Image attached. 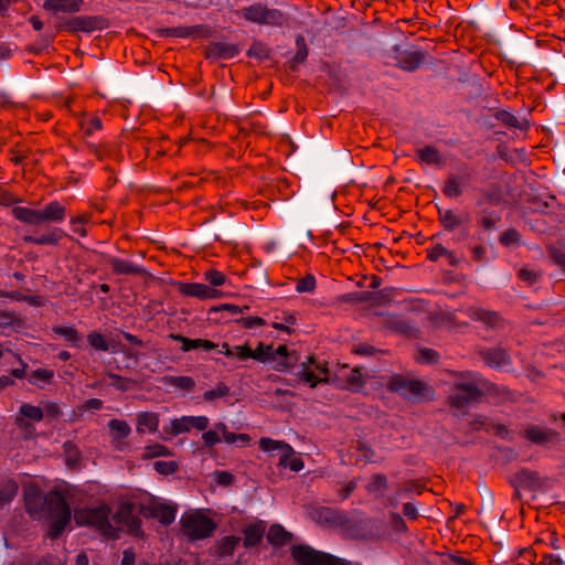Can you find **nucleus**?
<instances>
[{
    "mask_svg": "<svg viewBox=\"0 0 565 565\" xmlns=\"http://www.w3.org/2000/svg\"><path fill=\"white\" fill-rule=\"evenodd\" d=\"M534 46H532V111L544 110L545 94L552 92L557 79L548 66L558 57V38L552 33L541 34L537 32L534 36Z\"/></svg>",
    "mask_w": 565,
    "mask_h": 565,
    "instance_id": "1",
    "label": "nucleus"
},
{
    "mask_svg": "<svg viewBox=\"0 0 565 565\" xmlns=\"http://www.w3.org/2000/svg\"><path fill=\"white\" fill-rule=\"evenodd\" d=\"M74 520L78 525H90L108 537H117L119 531L137 535L140 532V522L132 514L130 505L124 504L109 519V509L106 505L98 508L78 509L74 512Z\"/></svg>",
    "mask_w": 565,
    "mask_h": 565,
    "instance_id": "2",
    "label": "nucleus"
},
{
    "mask_svg": "<svg viewBox=\"0 0 565 565\" xmlns=\"http://www.w3.org/2000/svg\"><path fill=\"white\" fill-rule=\"evenodd\" d=\"M547 183L551 181H543L544 191L539 192V189L535 188L536 180L532 179V231L554 236L561 230L565 211L557 203ZM537 185L541 186V183Z\"/></svg>",
    "mask_w": 565,
    "mask_h": 565,
    "instance_id": "3",
    "label": "nucleus"
},
{
    "mask_svg": "<svg viewBox=\"0 0 565 565\" xmlns=\"http://www.w3.org/2000/svg\"><path fill=\"white\" fill-rule=\"evenodd\" d=\"M29 514L38 521L49 523V536L58 537L71 521V508L64 497H24Z\"/></svg>",
    "mask_w": 565,
    "mask_h": 565,
    "instance_id": "4",
    "label": "nucleus"
},
{
    "mask_svg": "<svg viewBox=\"0 0 565 565\" xmlns=\"http://www.w3.org/2000/svg\"><path fill=\"white\" fill-rule=\"evenodd\" d=\"M1 482L3 489L0 490V494H17L19 487L22 488V494H68V489L65 483L54 489L44 490L45 480L40 477L21 476L18 480L4 477Z\"/></svg>",
    "mask_w": 565,
    "mask_h": 565,
    "instance_id": "5",
    "label": "nucleus"
},
{
    "mask_svg": "<svg viewBox=\"0 0 565 565\" xmlns=\"http://www.w3.org/2000/svg\"><path fill=\"white\" fill-rule=\"evenodd\" d=\"M180 524L183 535L189 541L210 537L216 529L215 521L200 510L184 513Z\"/></svg>",
    "mask_w": 565,
    "mask_h": 565,
    "instance_id": "6",
    "label": "nucleus"
},
{
    "mask_svg": "<svg viewBox=\"0 0 565 565\" xmlns=\"http://www.w3.org/2000/svg\"><path fill=\"white\" fill-rule=\"evenodd\" d=\"M481 391L477 379L472 374H466L455 382L454 388L448 396L449 405L458 411L479 401Z\"/></svg>",
    "mask_w": 565,
    "mask_h": 565,
    "instance_id": "7",
    "label": "nucleus"
},
{
    "mask_svg": "<svg viewBox=\"0 0 565 565\" xmlns=\"http://www.w3.org/2000/svg\"><path fill=\"white\" fill-rule=\"evenodd\" d=\"M203 445L207 449H213L217 444L224 441L226 445H235L237 447H247L252 438L248 434H236L228 430L225 423L218 422L214 424V428L203 430L202 434Z\"/></svg>",
    "mask_w": 565,
    "mask_h": 565,
    "instance_id": "8",
    "label": "nucleus"
},
{
    "mask_svg": "<svg viewBox=\"0 0 565 565\" xmlns=\"http://www.w3.org/2000/svg\"><path fill=\"white\" fill-rule=\"evenodd\" d=\"M246 21L259 25L281 26L285 22V14L278 9L268 8L262 2H255L244 7L236 12Z\"/></svg>",
    "mask_w": 565,
    "mask_h": 565,
    "instance_id": "9",
    "label": "nucleus"
},
{
    "mask_svg": "<svg viewBox=\"0 0 565 565\" xmlns=\"http://www.w3.org/2000/svg\"><path fill=\"white\" fill-rule=\"evenodd\" d=\"M387 388L409 401H420L431 395L430 388L425 383L402 375L392 376L387 383Z\"/></svg>",
    "mask_w": 565,
    "mask_h": 565,
    "instance_id": "10",
    "label": "nucleus"
},
{
    "mask_svg": "<svg viewBox=\"0 0 565 565\" xmlns=\"http://www.w3.org/2000/svg\"><path fill=\"white\" fill-rule=\"evenodd\" d=\"M561 13L562 9L555 0H532V28H554L559 22Z\"/></svg>",
    "mask_w": 565,
    "mask_h": 565,
    "instance_id": "11",
    "label": "nucleus"
},
{
    "mask_svg": "<svg viewBox=\"0 0 565 565\" xmlns=\"http://www.w3.org/2000/svg\"><path fill=\"white\" fill-rule=\"evenodd\" d=\"M291 554L299 565H352L343 558L316 551L308 545L292 546Z\"/></svg>",
    "mask_w": 565,
    "mask_h": 565,
    "instance_id": "12",
    "label": "nucleus"
},
{
    "mask_svg": "<svg viewBox=\"0 0 565 565\" xmlns=\"http://www.w3.org/2000/svg\"><path fill=\"white\" fill-rule=\"evenodd\" d=\"M297 379L313 388L322 383L329 382V369L326 361H317L313 356H309L307 361L299 365Z\"/></svg>",
    "mask_w": 565,
    "mask_h": 565,
    "instance_id": "13",
    "label": "nucleus"
},
{
    "mask_svg": "<svg viewBox=\"0 0 565 565\" xmlns=\"http://www.w3.org/2000/svg\"><path fill=\"white\" fill-rule=\"evenodd\" d=\"M210 425L209 417L201 416H181L174 418L169 425L163 427V433L168 436L166 439L178 436L180 434L189 433L191 429L199 431L205 430Z\"/></svg>",
    "mask_w": 565,
    "mask_h": 565,
    "instance_id": "14",
    "label": "nucleus"
},
{
    "mask_svg": "<svg viewBox=\"0 0 565 565\" xmlns=\"http://www.w3.org/2000/svg\"><path fill=\"white\" fill-rule=\"evenodd\" d=\"M141 513L145 518L154 519L163 525H169L175 520L177 505L153 500L149 504L142 505Z\"/></svg>",
    "mask_w": 565,
    "mask_h": 565,
    "instance_id": "15",
    "label": "nucleus"
},
{
    "mask_svg": "<svg viewBox=\"0 0 565 565\" xmlns=\"http://www.w3.org/2000/svg\"><path fill=\"white\" fill-rule=\"evenodd\" d=\"M107 26L105 18L99 15L74 17L66 22V29L71 32L90 33L96 30H103Z\"/></svg>",
    "mask_w": 565,
    "mask_h": 565,
    "instance_id": "16",
    "label": "nucleus"
},
{
    "mask_svg": "<svg viewBox=\"0 0 565 565\" xmlns=\"http://www.w3.org/2000/svg\"><path fill=\"white\" fill-rule=\"evenodd\" d=\"M308 515L311 520L321 525L338 526L343 525L347 521L344 514L327 507H312L308 510Z\"/></svg>",
    "mask_w": 565,
    "mask_h": 565,
    "instance_id": "17",
    "label": "nucleus"
},
{
    "mask_svg": "<svg viewBox=\"0 0 565 565\" xmlns=\"http://www.w3.org/2000/svg\"><path fill=\"white\" fill-rule=\"evenodd\" d=\"M26 419L38 423L41 422L43 419V409L39 406L26 403L22 404L19 409V416L15 419V425L25 434L31 435L34 431V427L28 423Z\"/></svg>",
    "mask_w": 565,
    "mask_h": 565,
    "instance_id": "18",
    "label": "nucleus"
},
{
    "mask_svg": "<svg viewBox=\"0 0 565 565\" xmlns=\"http://www.w3.org/2000/svg\"><path fill=\"white\" fill-rule=\"evenodd\" d=\"M385 534L384 524L381 520L363 518L358 521L355 535L364 540H373Z\"/></svg>",
    "mask_w": 565,
    "mask_h": 565,
    "instance_id": "19",
    "label": "nucleus"
},
{
    "mask_svg": "<svg viewBox=\"0 0 565 565\" xmlns=\"http://www.w3.org/2000/svg\"><path fill=\"white\" fill-rule=\"evenodd\" d=\"M180 292L186 297L198 298L200 300L216 299L221 292L215 288L200 282H185L180 286Z\"/></svg>",
    "mask_w": 565,
    "mask_h": 565,
    "instance_id": "20",
    "label": "nucleus"
},
{
    "mask_svg": "<svg viewBox=\"0 0 565 565\" xmlns=\"http://www.w3.org/2000/svg\"><path fill=\"white\" fill-rule=\"evenodd\" d=\"M83 0H44L42 8L51 13H76L81 11Z\"/></svg>",
    "mask_w": 565,
    "mask_h": 565,
    "instance_id": "21",
    "label": "nucleus"
},
{
    "mask_svg": "<svg viewBox=\"0 0 565 565\" xmlns=\"http://www.w3.org/2000/svg\"><path fill=\"white\" fill-rule=\"evenodd\" d=\"M173 341L180 342L181 350L183 352H189L191 350L202 349L204 351H211L217 348V344L205 339H189L181 334H170L169 335Z\"/></svg>",
    "mask_w": 565,
    "mask_h": 565,
    "instance_id": "22",
    "label": "nucleus"
},
{
    "mask_svg": "<svg viewBox=\"0 0 565 565\" xmlns=\"http://www.w3.org/2000/svg\"><path fill=\"white\" fill-rule=\"evenodd\" d=\"M159 415L153 412H140L137 414L136 429L139 434H154L159 428Z\"/></svg>",
    "mask_w": 565,
    "mask_h": 565,
    "instance_id": "23",
    "label": "nucleus"
},
{
    "mask_svg": "<svg viewBox=\"0 0 565 565\" xmlns=\"http://www.w3.org/2000/svg\"><path fill=\"white\" fill-rule=\"evenodd\" d=\"M553 132L548 127L535 126L532 130V148L550 149L553 145Z\"/></svg>",
    "mask_w": 565,
    "mask_h": 565,
    "instance_id": "24",
    "label": "nucleus"
},
{
    "mask_svg": "<svg viewBox=\"0 0 565 565\" xmlns=\"http://www.w3.org/2000/svg\"><path fill=\"white\" fill-rule=\"evenodd\" d=\"M416 160L424 164H443V156L440 151L434 146H425L423 148H418L415 151Z\"/></svg>",
    "mask_w": 565,
    "mask_h": 565,
    "instance_id": "25",
    "label": "nucleus"
},
{
    "mask_svg": "<svg viewBox=\"0 0 565 565\" xmlns=\"http://www.w3.org/2000/svg\"><path fill=\"white\" fill-rule=\"evenodd\" d=\"M482 358L484 363L493 369H502L510 364V358L502 349L484 351Z\"/></svg>",
    "mask_w": 565,
    "mask_h": 565,
    "instance_id": "26",
    "label": "nucleus"
},
{
    "mask_svg": "<svg viewBox=\"0 0 565 565\" xmlns=\"http://www.w3.org/2000/svg\"><path fill=\"white\" fill-rule=\"evenodd\" d=\"M42 222H62L66 216L65 207L58 201H51L41 210Z\"/></svg>",
    "mask_w": 565,
    "mask_h": 565,
    "instance_id": "27",
    "label": "nucleus"
},
{
    "mask_svg": "<svg viewBox=\"0 0 565 565\" xmlns=\"http://www.w3.org/2000/svg\"><path fill=\"white\" fill-rule=\"evenodd\" d=\"M467 316L476 321H481L489 327H497L500 323V317L494 311H487L481 308L472 307L467 309Z\"/></svg>",
    "mask_w": 565,
    "mask_h": 565,
    "instance_id": "28",
    "label": "nucleus"
},
{
    "mask_svg": "<svg viewBox=\"0 0 565 565\" xmlns=\"http://www.w3.org/2000/svg\"><path fill=\"white\" fill-rule=\"evenodd\" d=\"M425 54L420 51L405 52L398 57V66L402 70L413 72L424 62Z\"/></svg>",
    "mask_w": 565,
    "mask_h": 565,
    "instance_id": "29",
    "label": "nucleus"
},
{
    "mask_svg": "<svg viewBox=\"0 0 565 565\" xmlns=\"http://www.w3.org/2000/svg\"><path fill=\"white\" fill-rule=\"evenodd\" d=\"M278 467L282 469H289L294 472H299L303 469L305 463L300 456L296 454L294 448L291 447L290 454L288 451L279 455Z\"/></svg>",
    "mask_w": 565,
    "mask_h": 565,
    "instance_id": "30",
    "label": "nucleus"
},
{
    "mask_svg": "<svg viewBox=\"0 0 565 565\" xmlns=\"http://www.w3.org/2000/svg\"><path fill=\"white\" fill-rule=\"evenodd\" d=\"M64 233L60 228H53L40 236H24V242L34 245H56L63 238Z\"/></svg>",
    "mask_w": 565,
    "mask_h": 565,
    "instance_id": "31",
    "label": "nucleus"
},
{
    "mask_svg": "<svg viewBox=\"0 0 565 565\" xmlns=\"http://www.w3.org/2000/svg\"><path fill=\"white\" fill-rule=\"evenodd\" d=\"M13 215L17 220L20 222L36 225L41 224L42 222V214L41 210L24 207V206H15L13 209Z\"/></svg>",
    "mask_w": 565,
    "mask_h": 565,
    "instance_id": "32",
    "label": "nucleus"
},
{
    "mask_svg": "<svg viewBox=\"0 0 565 565\" xmlns=\"http://www.w3.org/2000/svg\"><path fill=\"white\" fill-rule=\"evenodd\" d=\"M260 450L267 454L278 451L280 455L288 451L290 454L291 446L282 440H276L269 437H262L258 441Z\"/></svg>",
    "mask_w": 565,
    "mask_h": 565,
    "instance_id": "33",
    "label": "nucleus"
},
{
    "mask_svg": "<svg viewBox=\"0 0 565 565\" xmlns=\"http://www.w3.org/2000/svg\"><path fill=\"white\" fill-rule=\"evenodd\" d=\"M21 326V319L14 311L0 310V333L7 334Z\"/></svg>",
    "mask_w": 565,
    "mask_h": 565,
    "instance_id": "34",
    "label": "nucleus"
},
{
    "mask_svg": "<svg viewBox=\"0 0 565 565\" xmlns=\"http://www.w3.org/2000/svg\"><path fill=\"white\" fill-rule=\"evenodd\" d=\"M267 540L274 545H282L291 541V534L281 525H271L267 532Z\"/></svg>",
    "mask_w": 565,
    "mask_h": 565,
    "instance_id": "35",
    "label": "nucleus"
},
{
    "mask_svg": "<svg viewBox=\"0 0 565 565\" xmlns=\"http://www.w3.org/2000/svg\"><path fill=\"white\" fill-rule=\"evenodd\" d=\"M172 455H173V451L169 447L156 443V444L147 445L143 448V451L141 454V459L148 460V459L158 458V457H170Z\"/></svg>",
    "mask_w": 565,
    "mask_h": 565,
    "instance_id": "36",
    "label": "nucleus"
},
{
    "mask_svg": "<svg viewBox=\"0 0 565 565\" xmlns=\"http://www.w3.org/2000/svg\"><path fill=\"white\" fill-rule=\"evenodd\" d=\"M81 130L85 138L92 137L96 131L102 130L103 124L99 117L93 116L89 118H82L79 121Z\"/></svg>",
    "mask_w": 565,
    "mask_h": 565,
    "instance_id": "37",
    "label": "nucleus"
},
{
    "mask_svg": "<svg viewBox=\"0 0 565 565\" xmlns=\"http://www.w3.org/2000/svg\"><path fill=\"white\" fill-rule=\"evenodd\" d=\"M387 479L385 475H373L366 482L364 481L363 488L369 493L382 492L386 490Z\"/></svg>",
    "mask_w": 565,
    "mask_h": 565,
    "instance_id": "38",
    "label": "nucleus"
},
{
    "mask_svg": "<svg viewBox=\"0 0 565 565\" xmlns=\"http://www.w3.org/2000/svg\"><path fill=\"white\" fill-rule=\"evenodd\" d=\"M264 532H265V525L262 523L255 524V525H249L245 530L244 544L246 546L256 545L262 540Z\"/></svg>",
    "mask_w": 565,
    "mask_h": 565,
    "instance_id": "39",
    "label": "nucleus"
},
{
    "mask_svg": "<svg viewBox=\"0 0 565 565\" xmlns=\"http://www.w3.org/2000/svg\"><path fill=\"white\" fill-rule=\"evenodd\" d=\"M198 31L199 26H174L161 30L160 34L170 38L185 39L194 35Z\"/></svg>",
    "mask_w": 565,
    "mask_h": 565,
    "instance_id": "40",
    "label": "nucleus"
},
{
    "mask_svg": "<svg viewBox=\"0 0 565 565\" xmlns=\"http://www.w3.org/2000/svg\"><path fill=\"white\" fill-rule=\"evenodd\" d=\"M439 221L448 231L455 230L463 222L462 218L451 210L439 211Z\"/></svg>",
    "mask_w": 565,
    "mask_h": 565,
    "instance_id": "41",
    "label": "nucleus"
},
{
    "mask_svg": "<svg viewBox=\"0 0 565 565\" xmlns=\"http://www.w3.org/2000/svg\"><path fill=\"white\" fill-rule=\"evenodd\" d=\"M546 250L552 264L561 268L562 273L565 275V252L554 244H547Z\"/></svg>",
    "mask_w": 565,
    "mask_h": 565,
    "instance_id": "42",
    "label": "nucleus"
},
{
    "mask_svg": "<svg viewBox=\"0 0 565 565\" xmlns=\"http://www.w3.org/2000/svg\"><path fill=\"white\" fill-rule=\"evenodd\" d=\"M166 383L170 386L184 391L190 392L194 388L195 382L192 377L181 375V376H170L166 380Z\"/></svg>",
    "mask_w": 565,
    "mask_h": 565,
    "instance_id": "43",
    "label": "nucleus"
},
{
    "mask_svg": "<svg viewBox=\"0 0 565 565\" xmlns=\"http://www.w3.org/2000/svg\"><path fill=\"white\" fill-rule=\"evenodd\" d=\"M250 359L256 360L262 363L274 360L273 345L264 344V343L259 342L255 350L252 349Z\"/></svg>",
    "mask_w": 565,
    "mask_h": 565,
    "instance_id": "44",
    "label": "nucleus"
},
{
    "mask_svg": "<svg viewBox=\"0 0 565 565\" xmlns=\"http://www.w3.org/2000/svg\"><path fill=\"white\" fill-rule=\"evenodd\" d=\"M462 193V182L461 180L456 177L451 175L449 177L444 186V194L448 198H458Z\"/></svg>",
    "mask_w": 565,
    "mask_h": 565,
    "instance_id": "45",
    "label": "nucleus"
},
{
    "mask_svg": "<svg viewBox=\"0 0 565 565\" xmlns=\"http://www.w3.org/2000/svg\"><path fill=\"white\" fill-rule=\"evenodd\" d=\"M52 331L56 335L62 337L66 342L72 344L76 343L79 340L78 331L73 327L54 326L52 328Z\"/></svg>",
    "mask_w": 565,
    "mask_h": 565,
    "instance_id": "46",
    "label": "nucleus"
},
{
    "mask_svg": "<svg viewBox=\"0 0 565 565\" xmlns=\"http://www.w3.org/2000/svg\"><path fill=\"white\" fill-rule=\"evenodd\" d=\"M475 425L477 429L483 428L488 433H493L500 437H505L508 435V430L503 425L490 423L486 418L477 419Z\"/></svg>",
    "mask_w": 565,
    "mask_h": 565,
    "instance_id": "47",
    "label": "nucleus"
},
{
    "mask_svg": "<svg viewBox=\"0 0 565 565\" xmlns=\"http://www.w3.org/2000/svg\"><path fill=\"white\" fill-rule=\"evenodd\" d=\"M108 427L120 439L127 438L131 433L130 426L122 419H110L108 422Z\"/></svg>",
    "mask_w": 565,
    "mask_h": 565,
    "instance_id": "48",
    "label": "nucleus"
},
{
    "mask_svg": "<svg viewBox=\"0 0 565 565\" xmlns=\"http://www.w3.org/2000/svg\"><path fill=\"white\" fill-rule=\"evenodd\" d=\"M111 268L116 274H136L138 273V268L130 262L120 259V258H114L110 262Z\"/></svg>",
    "mask_w": 565,
    "mask_h": 565,
    "instance_id": "49",
    "label": "nucleus"
},
{
    "mask_svg": "<svg viewBox=\"0 0 565 565\" xmlns=\"http://www.w3.org/2000/svg\"><path fill=\"white\" fill-rule=\"evenodd\" d=\"M230 387L225 383L220 382L214 388L207 390L203 393V399L205 402H212L214 399L227 396Z\"/></svg>",
    "mask_w": 565,
    "mask_h": 565,
    "instance_id": "50",
    "label": "nucleus"
},
{
    "mask_svg": "<svg viewBox=\"0 0 565 565\" xmlns=\"http://www.w3.org/2000/svg\"><path fill=\"white\" fill-rule=\"evenodd\" d=\"M63 449L66 465L70 467H75L81 459V454L77 447L73 443L66 441L63 446Z\"/></svg>",
    "mask_w": 565,
    "mask_h": 565,
    "instance_id": "51",
    "label": "nucleus"
},
{
    "mask_svg": "<svg viewBox=\"0 0 565 565\" xmlns=\"http://www.w3.org/2000/svg\"><path fill=\"white\" fill-rule=\"evenodd\" d=\"M87 341L90 347H93L94 349H96L98 351L106 352L109 350V344H108L107 340L98 331H92L90 333H88Z\"/></svg>",
    "mask_w": 565,
    "mask_h": 565,
    "instance_id": "52",
    "label": "nucleus"
},
{
    "mask_svg": "<svg viewBox=\"0 0 565 565\" xmlns=\"http://www.w3.org/2000/svg\"><path fill=\"white\" fill-rule=\"evenodd\" d=\"M153 469L162 476H170L178 471L179 463L174 460L163 461L158 460L153 463Z\"/></svg>",
    "mask_w": 565,
    "mask_h": 565,
    "instance_id": "53",
    "label": "nucleus"
},
{
    "mask_svg": "<svg viewBox=\"0 0 565 565\" xmlns=\"http://www.w3.org/2000/svg\"><path fill=\"white\" fill-rule=\"evenodd\" d=\"M520 239L521 236L519 232L513 228L504 231L499 237V242L505 247L518 246L520 244Z\"/></svg>",
    "mask_w": 565,
    "mask_h": 565,
    "instance_id": "54",
    "label": "nucleus"
},
{
    "mask_svg": "<svg viewBox=\"0 0 565 565\" xmlns=\"http://www.w3.org/2000/svg\"><path fill=\"white\" fill-rule=\"evenodd\" d=\"M514 487V494H520L521 491H526L530 487V475L526 471L515 475L511 480Z\"/></svg>",
    "mask_w": 565,
    "mask_h": 565,
    "instance_id": "55",
    "label": "nucleus"
},
{
    "mask_svg": "<svg viewBox=\"0 0 565 565\" xmlns=\"http://www.w3.org/2000/svg\"><path fill=\"white\" fill-rule=\"evenodd\" d=\"M204 279L209 281L210 287H220L223 286L226 281V276L216 269H210L204 273Z\"/></svg>",
    "mask_w": 565,
    "mask_h": 565,
    "instance_id": "56",
    "label": "nucleus"
},
{
    "mask_svg": "<svg viewBox=\"0 0 565 565\" xmlns=\"http://www.w3.org/2000/svg\"><path fill=\"white\" fill-rule=\"evenodd\" d=\"M454 257V253L448 250L441 244H435L427 249V258L431 262H436L440 257Z\"/></svg>",
    "mask_w": 565,
    "mask_h": 565,
    "instance_id": "57",
    "label": "nucleus"
},
{
    "mask_svg": "<svg viewBox=\"0 0 565 565\" xmlns=\"http://www.w3.org/2000/svg\"><path fill=\"white\" fill-rule=\"evenodd\" d=\"M316 288V278L313 275L308 274L307 276L299 279L296 284L297 292H312Z\"/></svg>",
    "mask_w": 565,
    "mask_h": 565,
    "instance_id": "58",
    "label": "nucleus"
},
{
    "mask_svg": "<svg viewBox=\"0 0 565 565\" xmlns=\"http://www.w3.org/2000/svg\"><path fill=\"white\" fill-rule=\"evenodd\" d=\"M252 356V348L245 343L242 345H234L232 348V360L246 361Z\"/></svg>",
    "mask_w": 565,
    "mask_h": 565,
    "instance_id": "59",
    "label": "nucleus"
},
{
    "mask_svg": "<svg viewBox=\"0 0 565 565\" xmlns=\"http://www.w3.org/2000/svg\"><path fill=\"white\" fill-rule=\"evenodd\" d=\"M406 491L415 494H423L424 492L437 494L434 489L428 487V483L423 480L411 481L406 487Z\"/></svg>",
    "mask_w": 565,
    "mask_h": 565,
    "instance_id": "60",
    "label": "nucleus"
},
{
    "mask_svg": "<svg viewBox=\"0 0 565 565\" xmlns=\"http://www.w3.org/2000/svg\"><path fill=\"white\" fill-rule=\"evenodd\" d=\"M88 153L95 156L97 159L103 160L104 157L108 153V145L107 143H93L89 141L85 142Z\"/></svg>",
    "mask_w": 565,
    "mask_h": 565,
    "instance_id": "61",
    "label": "nucleus"
},
{
    "mask_svg": "<svg viewBox=\"0 0 565 565\" xmlns=\"http://www.w3.org/2000/svg\"><path fill=\"white\" fill-rule=\"evenodd\" d=\"M213 481L222 487H228L234 482L233 473L224 470H216L213 473Z\"/></svg>",
    "mask_w": 565,
    "mask_h": 565,
    "instance_id": "62",
    "label": "nucleus"
},
{
    "mask_svg": "<svg viewBox=\"0 0 565 565\" xmlns=\"http://www.w3.org/2000/svg\"><path fill=\"white\" fill-rule=\"evenodd\" d=\"M238 323L244 329H254L265 326L266 321L260 317H244L238 320Z\"/></svg>",
    "mask_w": 565,
    "mask_h": 565,
    "instance_id": "63",
    "label": "nucleus"
},
{
    "mask_svg": "<svg viewBox=\"0 0 565 565\" xmlns=\"http://www.w3.org/2000/svg\"><path fill=\"white\" fill-rule=\"evenodd\" d=\"M297 53L294 60L298 63H302L308 56V49L302 36L296 39Z\"/></svg>",
    "mask_w": 565,
    "mask_h": 565,
    "instance_id": "64",
    "label": "nucleus"
}]
</instances>
